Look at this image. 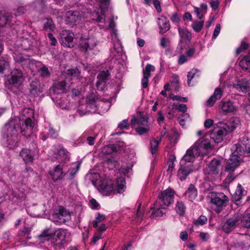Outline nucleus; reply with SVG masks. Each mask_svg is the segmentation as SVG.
Returning <instances> with one entry per match:
<instances>
[{
  "instance_id": "obj_21",
  "label": "nucleus",
  "mask_w": 250,
  "mask_h": 250,
  "mask_svg": "<svg viewBox=\"0 0 250 250\" xmlns=\"http://www.w3.org/2000/svg\"><path fill=\"white\" fill-rule=\"evenodd\" d=\"M25 26L23 23L18 22L17 25L13 27V28L17 31L18 35L21 39H22V43L21 45L25 49L29 48V47H26L25 44L26 42H29L28 40L29 39L30 35L27 31H25ZM30 45V44L29 43Z\"/></svg>"
},
{
  "instance_id": "obj_40",
  "label": "nucleus",
  "mask_w": 250,
  "mask_h": 250,
  "mask_svg": "<svg viewBox=\"0 0 250 250\" xmlns=\"http://www.w3.org/2000/svg\"><path fill=\"white\" fill-rule=\"evenodd\" d=\"M240 217L239 219L240 225L245 228L250 227V213H245L244 214L239 213Z\"/></svg>"
},
{
  "instance_id": "obj_64",
  "label": "nucleus",
  "mask_w": 250,
  "mask_h": 250,
  "mask_svg": "<svg viewBox=\"0 0 250 250\" xmlns=\"http://www.w3.org/2000/svg\"><path fill=\"white\" fill-rule=\"evenodd\" d=\"M170 20L173 23H178L180 20V15L177 13H174L172 15Z\"/></svg>"
},
{
  "instance_id": "obj_10",
  "label": "nucleus",
  "mask_w": 250,
  "mask_h": 250,
  "mask_svg": "<svg viewBox=\"0 0 250 250\" xmlns=\"http://www.w3.org/2000/svg\"><path fill=\"white\" fill-rule=\"evenodd\" d=\"M136 125H138V126L136 127V131L140 135L149 132L150 129V125L146 117L141 116L139 119H137L134 116L133 117L131 120V125L134 127Z\"/></svg>"
},
{
  "instance_id": "obj_47",
  "label": "nucleus",
  "mask_w": 250,
  "mask_h": 250,
  "mask_svg": "<svg viewBox=\"0 0 250 250\" xmlns=\"http://www.w3.org/2000/svg\"><path fill=\"white\" fill-rule=\"evenodd\" d=\"M176 212L180 216H183L186 211V207L182 202H178L175 207Z\"/></svg>"
},
{
  "instance_id": "obj_52",
  "label": "nucleus",
  "mask_w": 250,
  "mask_h": 250,
  "mask_svg": "<svg viewBox=\"0 0 250 250\" xmlns=\"http://www.w3.org/2000/svg\"><path fill=\"white\" fill-rule=\"evenodd\" d=\"M198 70L196 69H193L191 71H190L188 75V84L189 86H191L190 84L191 80L195 76H198V75L197 74Z\"/></svg>"
},
{
  "instance_id": "obj_3",
  "label": "nucleus",
  "mask_w": 250,
  "mask_h": 250,
  "mask_svg": "<svg viewBox=\"0 0 250 250\" xmlns=\"http://www.w3.org/2000/svg\"><path fill=\"white\" fill-rule=\"evenodd\" d=\"M236 147V152L232 153L228 160L225 166V171L233 172L240 165L242 160L241 154L237 155L239 152L245 156H250V139L247 137L242 138Z\"/></svg>"
},
{
  "instance_id": "obj_56",
  "label": "nucleus",
  "mask_w": 250,
  "mask_h": 250,
  "mask_svg": "<svg viewBox=\"0 0 250 250\" xmlns=\"http://www.w3.org/2000/svg\"><path fill=\"white\" fill-rule=\"evenodd\" d=\"M229 174L227 176L226 178L224 180V183L226 185L229 184L232 181H233L237 176V174H235L233 172H229Z\"/></svg>"
},
{
  "instance_id": "obj_12",
  "label": "nucleus",
  "mask_w": 250,
  "mask_h": 250,
  "mask_svg": "<svg viewBox=\"0 0 250 250\" xmlns=\"http://www.w3.org/2000/svg\"><path fill=\"white\" fill-rule=\"evenodd\" d=\"M70 219V212L62 207H60L58 209L54 210L51 218L52 221L57 224L65 223Z\"/></svg>"
},
{
  "instance_id": "obj_49",
  "label": "nucleus",
  "mask_w": 250,
  "mask_h": 250,
  "mask_svg": "<svg viewBox=\"0 0 250 250\" xmlns=\"http://www.w3.org/2000/svg\"><path fill=\"white\" fill-rule=\"evenodd\" d=\"M204 21H195L192 24V27L196 32H199L203 27Z\"/></svg>"
},
{
  "instance_id": "obj_1",
  "label": "nucleus",
  "mask_w": 250,
  "mask_h": 250,
  "mask_svg": "<svg viewBox=\"0 0 250 250\" xmlns=\"http://www.w3.org/2000/svg\"><path fill=\"white\" fill-rule=\"evenodd\" d=\"M33 117V109L24 108L20 112L19 120L20 126L17 123L16 120H11L6 124L3 129V145L10 149H14L18 146V133L20 130L22 135L26 138L36 137L32 132L35 125L32 121Z\"/></svg>"
},
{
  "instance_id": "obj_46",
  "label": "nucleus",
  "mask_w": 250,
  "mask_h": 250,
  "mask_svg": "<svg viewBox=\"0 0 250 250\" xmlns=\"http://www.w3.org/2000/svg\"><path fill=\"white\" fill-rule=\"evenodd\" d=\"M180 125L184 127L187 122L190 121L189 115L187 113H182L178 118Z\"/></svg>"
},
{
  "instance_id": "obj_28",
  "label": "nucleus",
  "mask_w": 250,
  "mask_h": 250,
  "mask_svg": "<svg viewBox=\"0 0 250 250\" xmlns=\"http://www.w3.org/2000/svg\"><path fill=\"white\" fill-rule=\"evenodd\" d=\"M221 125L225 128L229 133L233 131L240 125V120L237 117H231L226 123H221Z\"/></svg>"
},
{
  "instance_id": "obj_7",
  "label": "nucleus",
  "mask_w": 250,
  "mask_h": 250,
  "mask_svg": "<svg viewBox=\"0 0 250 250\" xmlns=\"http://www.w3.org/2000/svg\"><path fill=\"white\" fill-rule=\"evenodd\" d=\"M250 247V235L237 234L229 239L228 250H246Z\"/></svg>"
},
{
  "instance_id": "obj_44",
  "label": "nucleus",
  "mask_w": 250,
  "mask_h": 250,
  "mask_svg": "<svg viewBox=\"0 0 250 250\" xmlns=\"http://www.w3.org/2000/svg\"><path fill=\"white\" fill-rule=\"evenodd\" d=\"M160 142L161 138H152L150 140L151 153L152 154H155L157 153Z\"/></svg>"
},
{
  "instance_id": "obj_43",
  "label": "nucleus",
  "mask_w": 250,
  "mask_h": 250,
  "mask_svg": "<svg viewBox=\"0 0 250 250\" xmlns=\"http://www.w3.org/2000/svg\"><path fill=\"white\" fill-rule=\"evenodd\" d=\"M117 151V148L116 146L113 144H110L102 147L101 153L104 155H109Z\"/></svg>"
},
{
  "instance_id": "obj_31",
  "label": "nucleus",
  "mask_w": 250,
  "mask_h": 250,
  "mask_svg": "<svg viewBox=\"0 0 250 250\" xmlns=\"http://www.w3.org/2000/svg\"><path fill=\"white\" fill-rule=\"evenodd\" d=\"M49 174L54 182L61 179L64 175L62 166L61 164L57 165L52 170L50 171Z\"/></svg>"
},
{
  "instance_id": "obj_5",
  "label": "nucleus",
  "mask_w": 250,
  "mask_h": 250,
  "mask_svg": "<svg viewBox=\"0 0 250 250\" xmlns=\"http://www.w3.org/2000/svg\"><path fill=\"white\" fill-rule=\"evenodd\" d=\"M66 81H61L55 83L53 87L52 90L54 93L57 94H60L64 93L66 91V85L69 84L70 82L71 84L73 83H78L83 84L84 83L86 79L85 77H83L80 76V72L78 69H72L67 70V74L66 76Z\"/></svg>"
},
{
  "instance_id": "obj_22",
  "label": "nucleus",
  "mask_w": 250,
  "mask_h": 250,
  "mask_svg": "<svg viewBox=\"0 0 250 250\" xmlns=\"http://www.w3.org/2000/svg\"><path fill=\"white\" fill-rule=\"evenodd\" d=\"M198 168V167L193 166L192 164L180 163V167L177 174L178 177L181 181L185 180L190 173Z\"/></svg>"
},
{
  "instance_id": "obj_4",
  "label": "nucleus",
  "mask_w": 250,
  "mask_h": 250,
  "mask_svg": "<svg viewBox=\"0 0 250 250\" xmlns=\"http://www.w3.org/2000/svg\"><path fill=\"white\" fill-rule=\"evenodd\" d=\"M126 188L125 178L121 177L117 178L116 185L109 178H104L98 184V189L104 196H108L116 193H122Z\"/></svg>"
},
{
  "instance_id": "obj_17",
  "label": "nucleus",
  "mask_w": 250,
  "mask_h": 250,
  "mask_svg": "<svg viewBox=\"0 0 250 250\" xmlns=\"http://www.w3.org/2000/svg\"><path fill=\"white\" fill-rule=\"evenodd\" d=\"M74 34L68 30H62L60 35V41L61 44L67 47H72L75 42L74 40Z\"/></svg>"
},
{
  "instance_id": "obj_50",
  "label": "nucleus",
  "mask_w": 250,
  "mask_h": 250,
  "mask_svg": "<svg viewBox=\"0 0 250 250\" xmlns=\"http://www.w3.org/2000/svg\"><path fill=\"white\" fill-rule=\"evenodd\" d=\"M30 232V229L29 228H24L21 231L19 235L23 236L21 238V241H24V239L29 240L30 239L31 237L29 236Z\"/></svg>"
},
{
  "instance_id": "obj_36",
  "label": "nucleus",
  "mask_w": 250,
  "mask_h": 250,
  "mask_svg": "<svg viewBox=\"0 0 250 250\" xmlns=\"http://www.w3.org/2000/svg\"><path fill=\"white\" fill-rule=\"evenodd\" d=\"M20 156L26 164L32 162L34 160L33 152L27 148L22 149L20 152Z\"/></svg>"
},
{
  "instance_id": "obj_54",
  "label": "nucleus",
  "mask_w": 250,
  "mask_h": 250,
  "mask_svg": "<svg viewBox=\"0 0 250 250\" xmlns=\"http://www.w3.org/2000/svg\"><path fill=\"white\" fill-rule=\"evenodd\" d=\"M39 72L41 76L43 78H48L50 76V73L47 66L42 65L40 69Z\"/></svg>"
},
{
  "instance_id": "obj_15",
  "label": "nucleus",
  "mask_w": 250,
  "mask_h": 250,
  "mask_svg": "<svg viewBox=\"0 0 250 250\" xmlns=\"http://www.w3.org/2000/svg\"><path fill=\"white\" fill-rule=\"evenodd\" d=\"M205 153L202 150L197 149L193 145L186 152L185 155L181 160V164H192L195 157L199 155H204Z\"/></svg>"
},
{
  "instance_id": "obj_6",
  "label": "nucleus",
  "mask_w": 250,
  "mask_h": 250,
  "mask_svg": "<svg viewBox=\"0 0 250 250\" xmlns=\"http://www.w3.org/2000/svg\"><path fill=\"white\" fill-rule=\"evenodd\" d=\"M54 239L51 242L55 250H60L71 241V232L66 229H58L53 231Z\"/></svg>"
},
{
  "instance_id": "obj_20",
  "label": "nucleus",
  "mask_w": 250,
  "mask_h": 250,
  "mask_svg": "<svg viewBox=\"0 0 250 250\" xmlns=\"http://www.w3.org/2000/svg\"><path fill=\"white\" fill-rule=\"evenodd\" d=\"M82 18V13L77 11H69L65 14V21L66 24L73 26L78 23Z\"/></svg>"
},
{
  "instance_id": "obj_38",
  "label": "nucleus",
  "mask_w": 250,
  "mask_h": 250,
  "mask_svg": "<svg viewBox=\"0 0 250 250\" xmlns=\"http://www.w3.org/2000/svg\"><path fill=\"white\" fill-rule=\"evenodd\" d=\"M157 22L159 28L162 32H165L169 29V21L166 17L161 16L158 19Z\"/></svg>"
},
{
  "instance_id": "obj_35",
  "label": "nucleus",
  "mask_w": 250,
  "mask_h": 250,
  "mask_svg": "<svg viewBox=\"0 0 250 250\" xmlns=\"http://www.w3.org/2000/svg\"><path fill=\"white\" fill-rule=\"evenodd\" d=\"M11 18V16L8 13L0 12V36H3L5 26L9 23Z\"/></svg>"
},
{
  "instance_id": "obj_33",
  "label": "nucleus",
  "mask_w": 250,
  "mask_h": 250,
  "mask_svg": "<svg viewBox=\"0 0 250 250\" xmlns=\"http://www.w3.org/2000/svg\"><path fill=\"white\" fill-rule=\"evenodd\" d=\"M55 153L57 155V158L59 161L66 162L69 160V153L66 149L61 146H58L57 148Z\"/></svg>"
},
{
  "instance_id": "obj_60",
  "label": "nucleus",
  "mask_w": 250,
  "mask_h": 250,
  "mask_svg": "<svg viewBox=\"0 0 250 250\" xmlns=\"http://www.w3.org/2000/svg\"><path fill=\"white\" fill-rule=\"evenodd\" d=\"M9 63L4 60L0 61V73H3L5 69L8 68Z\"/></svg>"
},
{
  "instance_id": "obj_37",
  "label": "nucleus",
  "mask_w": 250,
  "mask_h": 250,
  "mask_svg": "<svg viewBox=\"0 0 250 250\" xmlns=\"http://www.w3.org/2000/svg\"><path fill=\"white\" fill-rule=\"evenodd\" d=\"M245 190L240 184H239L237 187L236 189L235 193L233 195L232 198L234 203L236 205L240 204V201L244 195Z\"/></svg>"
},
{
  "instance_id": "obj_24",
  "label": "nucleus",
  "mask_w": 250,
  "mask_h": 250,
  "mask_svg": "<svg viewBox=\"0 0 250 250\" xmlns=\"http://www.w3.org/2000/svg\"><path fill=\"white\" fill-rule=\"evenodd\" d=\"M167 207L162 205L160 201H156L150 208L152 210L151 216L153 217H163L166 214Z\"/></svg>"
},
{
  "instance_id": "obj_45",
  "label": "nucleus",
  "mask_w": 250,
  "mask_h": 250,
  "mask_svg": "<svg viewBox=\"0 0 250 250\" xmlns=\"http://www.w3.org/2000/svg\"><path fill=\"white\" fill-rule=\"evenodd\" d=\"M178 31L182 40L190 41L191 38V35L188 30L179 28Z\"/></svg>"
},
{
  "instance_id": "obj_29",
  "label": "nucleus",
  "mask_w": 250,
  "mask_h": 250,
  "mask_svg": "<svg viewBox=\"0 0 250 250\" xmlns=\"http://www.w3.org/2000/svg\"><path fill=\"white\" fill-rule=\"evenodd\" d=\"M13 58L16 62L21 63L23 67H30L33 62L26 56L19 52L13 53Z\"/></svg>"
},
{
  "instance_id": "obj_19",
  "label": "nucleus",
  "mask_w": 250,
  "mask_h": 250,
  "mask_svg": "<svg viewBox=\"0 0 250 250\" xmlns=\"http://www.w3.org/2000/svg\"><path fill=\"white\" fill-rule=\"evenodd\" d=\"M211 140L210 138H207L204 136V138L199 139L194 144V147L202 150L205 154L206 151L210 150L214 146V142Z\"/></svg>"
},
{
  "instance_id": "obj_42",
  "label": "nucleus",
  "mask_w": 250,
  "mask_h": 250,
  "mask_svg": "<svg viewBox=\"0 0 250 250\" xmlns=\"http://www.w3.org/2000/svg\"><path fill=\"white\" fill-rule=\"evenodd\" d=\"M239 65L243 69L250 72V53L245 56L240 62Z\"/></svg>"
},
{
  "instance_id": "obj_16",
  "label": "nucleus",
  "mask_w": 250,
  "mask_h": 250,
  "mask_svg": "<svg viewBox=\"0 0 250 250\" xmlns=\"http://www.w3.org/2000/svg\"><path fill=\"white\" fill-rule=\"evenodd\" d=\"M218 109L223 114H235L237 110V106L230 100H222L218 104Z\"/></svg>"
},
{
  "instance_id": "obj_51",
  "label": "nucleus",
  "mask_w": 250,
  "mask_h": 250,
  "mask_svg": "<svg viewBox=\"0 0 250 250\" xmlns=\"http://www.w3.org/2000/svg\"><path fill=\"white\" fill-rule=\"evenodd\" d=\"M105 219V217L104 215L98 213L95 219L93 221V227L94 228H97L98 224L104 221Z\"/></svg>"
},
{
  "instance_id": "obj_2",
  "label": "nucleus",
  "mask_w": 250,
  "mask_h": 250,
  "mask_svg": "<svg viewBox=\"0 0 250 250\" xmlns=\"http://www.w3.org/2000/svg\"><path fill=\"white\" fill-rule=\"evenodd\" d=\"M98 2L99 8L93 7L91 12V16L93 20L99 22V26L100 28L107 30L111 28L112 30L111 35L114 51L119 54L120 56L123 51V47L119 40L117 38L116 30L114 27L115 23L114 21V17L111 14L110 15L105 14V10L107 9L109 4V0H95Z\"/></svg>"
},
{
  "instance_id": "obj_34",
  "label": "nucleus",
  "mask_w": 250,
  "mask_h": 250,
  "mask_svg": "<svg viewBox=\"0 0 250 250\" xmlns=\"http://www.w3.org/2000/svg\"><path fill=\"white\" fill-rule=\"evenodd\" d=\"M30 92L34 97L38 96L42 92L40 82L37 80L31 82L29 88Z\"/></svg>"
},
{
  "instance_id": "obj_18",
  "label": "nucleus",
  "mask_w": 250,
  "mask_h": 250,
  "mask_svg": "<svg viewBox=\"0 0 250 250\" xmlns=\"http://www.w3.org/2000/svg\"><path fill=\"white\" fill-rule=\"evenodd\" d=\"M239 213L235 214L233 216L228 218L224 223L222 229L226 233H229L235 228L240 226Z\"/></svg>"
},
{
  "instance_id": "obj_61",
  "label": "nucleus",
  "mask_w": 250,
  "mask_h": 250,
  "mask_svg": "<svg viewBox=\"0 0 250 250\" xmlns=\"http://www.w3.org/2000/svg\"><path fill=\"white\" fill-rule=\"evenodd\" d=\"M14 10V14H15V15L18 16L22 14H24L26 12L27 9L26 6H20Z\"/></svg>"
},
{
  "instance_id": "obj_32",
  "label": "nucleus",
  "mask_w": 250,
  "mask_h": 250,
  "mask_svg": "<svg viewBox=\"0 0 250 250\" xmlns=\"http://www.w3.org/2000/svg\"><path fill=\"white\" fill-rule=\"evenodd\" d=\"M223 90L220 87H217L215 89L213 94L209 98L207 102V105L209 106H212L217 100L221 99L223 96Z\"/></svg>"
},
{
  "instance_id": "obj_57",
  "label": "nucleus",
  "mask_w": 250,
  "mask_h": 250,
  "mask_svg": "<svg viewBox=\"0 0 250 250\" xmlns=\"http://www.w3.org/2000/svg\"><path fill=\"white\" fill-rule=\"evenodd\" d=\"M155 70V68L154 66L148 64L146 65L145 67V69L143 71L144 75H145L147 77H150V72L153 71Z\"/></svg>"
},
{
  "instance_id": "obj_63",
  "label": "nucleus",
  "mask_w": 250,
  "mask_h": 250,
  "mask_svg": "<svg viewBox=\"0 0 250 250\" xmlns=\"http://www.w3.org/2000/svg\"><path fill=\"white\" fill-rule=\"evenodd\" d=\"M221 30V25L220 24H217L216 25V27L214 29L213 34L212 35V39H215L216 38V37L218 36V35L220 33Z\"/></svg>"
},
{
  "instance_id": "obj_25",
  "label": "nucleus",
  "mask_w": 250,
  "mask_h": 250,
  "mask_svg": "<svg viewBox=\"0 0 250 250\" xmlns=\"http://www.w3.org/2000/svg\"><path fill=\"white\" fill-rule=\"evenodd\" d=\"M233 87L238 91L246 93L250 88V83L245 78L237 79L233 83Z\"/></svg>"
},
{
  "instance_id": "obj_23",
  "label": "nucleus",
  "mask_w": 250,
  "mask_h": 250,
  "mask_svg": "<svg viewBox=\"0 0 250 250\" xmlns=\"http://www.w3.org/2000/svg\"><path fill=\"white\" fill-rule=\"evenodd\" d=\"M174 191L171 188H167L159 195V200L167 207L173 202Z\"/></svg>"
},
{
  "instance_id": "obj_58",
  "label": "nucleus",
  "mask_w": 250,
  "mask_h": 250,
  "mask_svg": "<svg viewBox=\"0 0 250 250\" xmlns=\"http://www.w3.org/2000/svg\"><path fill=\"white\" fill-rule=\"evenodd\" d=\"M47 37H48L50 42V44L52 46H56L58 44V42L56 38L53 35L52 33H47Z\"/></svg>"
},
{
  "instance_id": "obj_27",
  "label": "nucleus",
  "mask_w": 250,
  "mask_h": 250,
  "mask_svg": "<svg viewBox=\"0 0 250 250\" xmlns=\"http://www.w3.org/2000/svg\"><path fill=\"white\" fill-rule=\"evenodd\" d=\"M220 166V161L218 159H213L210 162L207 170L209 175L213 178H215L219 176Z\"/></svg>"
},
{
  "instance_id": "obj_9",
  "label": "nucleus",
  "mask_w": 250,
  "mask_h": 250,
  "mask_svg": "<svg viewBox=\"0 0 250 250\" xmlns=\"http://www.w3.org/2000/svg\"><path fill=\"white\" fill-rule=\"evenodd\" d=\"M97 40L95 37L82 36L80 41L81 48L88 54H96L98 50L96 48Z\"/></svg>"
},
{
  "instance_id": "obj_11",
  "label": "nucleus",
  "mask_w": 250,
  "mask_h": 250,
  "mask_svg": "<svg viewBox=\"0 0 250 250\" xmlns=\"http://www.w3.org/2000/svg\"><path fill=\"white\" fill-rule=\"evenodd\" d=\"M228 197L223 193H212L211 203L213 205V208L217 213L220 212L227 205Z\"/></svg>"
},
{
  "instance_id": "obj_41",
  "label": "nucleus",
  "mask_w": 250,
  "mask_h": 250,
  "mask_svg": "<svg viewBox=\"0 0 250 250\" xmlns=\"http://www.w3.org/2000/svg\"><path fill=\"white\" fill-rule=\"evenodd\" d=\"M186 195L190 201L194 200L197 195V190L193 185L190 184L186 192Z\"/></svg>"
},
{
  "instance_id": "obj_8",
  "label": "nucleus",
  "mask_w": 250,
  "mask_h": 250,
  "mask_svg": "<svg viewBox=\"0 0 250 250\" xmlns=\"http://www.w3.org/2000/svg\"><path fill=\"white\" fill-rule=\"evenodd\" d=\"M105 106L106 109L104 110L107 111L109 109V104L108 103H105L104 102H100L97 103V102L94 100L89 99L88 101L87 102L86 105H84L85 108L83 109V107H79L77 110V112L80 115H84L86 114L87 112L90 113H96L98 110V106Z\"/></svg>"
},
{
  "instance_id": "obj_62",
  "label": "nucleus",
  "mask_w": 250,
  "mask_h": 250,
  "mask_svg": "<svg viewBox=\"0 0 250 250\" xmlns=\"http://www.w3.org/2000/svg\"><path fill=\"white\" fill-rule=\"evenodd\" d=\"M89 206L92 209H96L99 204L95 199H92L89 201Z\"/></svg>"
},
{
  "instance_id": "obj_14",
  "label": "nucleus",
  "mask_w": 250,
  "mask_h": 250,
  "mask_svg": "<svg viewBox=\"0 0 250 250\" xmlns=\"http://www.w3.org/2000/svg\"><path fill=\"white\" fill-rule=\"evenodd\" d=\"M24 81L23 73L21 70L17 68L13 69L10 74L7 76V82L10 84L16 87L21 85Z\"/></svg>"
},
{
  "instance_id": "obj_13",
  "label": "nucleus",
  "mask_w": 250,
  "mask_h": 250,
  "mask_svg": "<svg viewBox=\"0 0 250 250\" xmlns=\"http://www.w3.org/2000/svg\"><path fill=\"white\" fill-rule=\"evenodd\" d=\"M227 134V131L220 122L218 125H214L213 129L210 132V138L215 143H219Z\"/></svg>"
},
{
  "instance_id": "obj_48",
  "label": "nucleus",
  "mask_w": 250,
  "mask_h": 250,
  "mask_svg": "<svg viewBox=\"0 0 250 250\" xmlns=\"http://www.w3.org/2000/svg\"><path fill=\"white\" fill-rule=\"evenodd\" d=\"M81 163L77 162L72 164L68 170V172L71 176H74L80 169Z\"/></svg>"
},
{
  "instance_id": "obj_53",
  "label": "nucleus",
  "mask_w": 250,
  "mask_h": 250,
  "mask_svg": "<svg viewBox=\"0 0 250 250\" xmlns=\"http://www.w3.org/2000/svg\"><path fill=\"white\" fill-rule=\"evenodd\" d=\"M207 222V218L205 216L201 215L197 219L194 220L193 223L196 226H202Z\"/></svg>"
},
{
  "instance_id": "obj_26",
  "label": "nucleus",
  "mask_w": 250,
  "mask_h": 250,
  "mask_svg": "<svg viewBox=\"0 0 250 250\" xmlns=\"http://www.w3.org/2000/svg\"><path fill=\"white\" fill-rule=\"evenodd\" d=\"M53 238V231L50 228H46L44 229L41 234L38 236L36 242L39 244H44L50 241L52 242Z\"/></svg>"
},
{
  "instance_id": "obj_39",
  "label": "nucleus",
  "mask_w": 250,
  "mask_h": 250,
  "mask_svg": "<svg viewBox=\"0 0 250 250\" xmlns=\"http://www.w3.org/2000/svg\"><path fill=\"white\" fill-rule=\"evenodd\" d=\"M43 29L47 33H52L55 31L56 27L51 18H47L43 22Z\"/></svg>"
},
{
  "instance_id": "obj_30",
  "label": "nucleus",
  "mask_w": 250,
  "mask_h": 250,
  "mask_svg": "<svg viewBox=\"0 0 250 250\" xmlns=\"http://www.w3.org/2000/svg\"><path fill=\"white\" fill-rule=\"evenodd\" d=\"M108 75V71H103L98 74L96 82V87L98 90H104Z\"/></svg>"
},
{
  "instance_id": "obj_59",
  "label": "nucleus",
  "mask_w": 250,
  "mask_h": 250,
  "mask_svg": "<svg viewBox=\"0 0 250 250\" xmlns=\"http://www.w3.org/2000/svg\"><path fill=\"white\" fill-rule=\"evenodd\" d=\"M173 106L175 109L183 113H186L187 110V106L185 104H174Z\"/></svg>"
},
{
  "instance_id": "obj_55",
  "label": "nucleus",
  "mask_w": 250,
  "mask_h": 250,
  "mask_svg": "<svg viewBox=\"0 0 250 250\" xmlns=\"http://www.w3.org/2000/svg\"><path fill=\"white\" fill-rule=\"evenodd\" d=\"M249 47L248 43H246L244 41H242L240 47H238L236 50V54L239 55L243 51L247 49Z\"/></svg>"
}]
</instances>
